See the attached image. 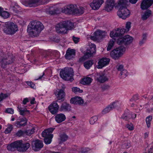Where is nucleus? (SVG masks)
Returning a JSON list of instances; mask_svg holds the SVG:
<instances>
[{
	"label": "nucleus",
	"mask_w": 153,
	"mask_h": 153,
	"mask_svg": "<svg viewBox=\"0 0 153 153\" xmlns=\"http://www.w3.org/2000/svg\"><path fill=\"white\" fill-rule=\"evenodd\" d=\"M136 115L130 112L128 110H126L122 116L121 118L125 120H128L131 119H134Z\"/></svg>",
	"instance_id": "15"
},
{
	"label": "nucleus",
	"mask_w": 153,
	"mask_h": 153,
	"mask_svg": "<svg viewBox=\"0 0 153 153\" xmlns=\"http://www.w3.org/2000/svg\"><path fill=\"white\" fill-rule=\"evenodd\" d=\"M70 102L71 103L74 104L80 105L83 103L84 101L83 100L81 97H76L72 98Z\"/></svg>",
	"instance_id": "25"
},
{
	"label": "nucleus",
	"mask_w": 153,
	"mask_h": 153,
	"mask_svg": "<svg viewBox=\"0 0 153 153\" xmlns=\"http://www.w3.org/2000/svg\"><path fill=\"white\" fill-rule=\"evenodd\" d=\"M143 153H153V142L146 148Z\"/></svg>",
	"instance_id": "34"
},
{
	"label": "nucleus",
	"mask_w": 153,
	"mask_h": 153,
	"mask_svg": "<svg viewBox=\"0 0 153 153\" xmlns=\"http://www.w3.org/2000/svg\"><path fill=\"white\" fill-rule=\"evenodd\" d=\"M57 102L56 101L53 102L48 106L49 111L53 114L57 112L59 109V106L57 103Z\"/></svg>",
	"instance_id": "16"
},
{
	"label": "nucleus",
	"mask_w": 153,
	"mask_h": 153,
	"mask_svg": "<svg viewBox=\"0 0 153 153\" xmlns=\"http://www.w3.org/2000/svg\"><path fill=\"white\" fill-rule=\"evenodd\" d=\"M60 139L62 141H66L68 138V136L65 134H62L60 136Z\"/></svg>",
	"instance_id": "46"
},
{
	"label": "nucleus",
	"mask_w": 153,
	"mask_h": 153,
	"mask_svg": "<svg viewBox=\"0 0 153 153\" xmlns=\"http://www.w3.org/2000/svg\"><path fill=\"white\" fill-rule=\"evenodd\" d=\"M96 52V46L93 44L91 43L89 44V47L87 49L86 53V55L88 57L91 56L94 54Z\"/></svg>",
	"instance_id": "17"
},
{
	"label": "nucleus",
	"mask_w": 153,
	"mask_h": 153,
	"mask_svg": "<svg viewBox=\"0 0 153 153\" xmlns=\"http://www.w3.org/2000/svg\"><path fill=\"white\" fill-rule=\"evenodd\" d=\"M138 99V96L137 95H134L133 97V98H132L130 100L131 101H132L133 100L136 101Z\"/></svg>",
	"instance_id": "60"
},
{
	"label": "nucleus",
	"mask_w": 153,
	"mask_h": 153,
	"mask_svg": "<svg viewBox=\"0 0 153 153\" xmlns=\"http://www.w3.org/2000/svg\"><path fill=\"white\" fill-rule=\"evenodd\" d=\"M115 5L114 0H108L105 2V10L107 12L111 11Z\"/></svg>",
	"instance_id": "20"
},
{
	"label": "nucleus",
	"mask_w": 153,
	"mask_h": 153,
	"mask_svg": "<svg viewBox=\"0 0 153 153\" xmlns=\"http://www.w3.org/2000/svg\"><path fill=\"white\" fill-rule=\"evenodd\" d=\"M17 108L18 111L19 112L21 115H24L26 111H27V110L26 108H22L19 106H18Z\"/></svg>",
	"instance_id": "41"
},
{
	"label": "nucleus",
	"mask_w": 153,
	"mask_h": 153,
	"mask_svg": "<svg viewBox=\"0 0 153 153\" xmlns=\"http://www.w3.org/2000/svg\"><path fill=\"white\" fill-rule=\"evenodd\" d=\"M128 2V0H119L118 2V6L119 8L126 6Z\"/></svg>",
	"instance_id": "35"
},
{
	"label": "nucleus",
	"mask_w": 153,
	"mask_h": 153,
	"mask_svg": "<svg viewBox=\"0 0 153 153\" xmlns=\"http://www.w3.org/2000/svg\"><path fill=\"white\" fill-rule=\"evenodd\" d=\"M48 0H25L22 1V4L26 6L34 7L40 4H44L47 3Z\"/></svg>",
	"instance_id": "5"
},
{
	"label": "nucleus",
	"mask_w": 153,
	"mask_h": 153,
	"mask_svg": "<svg viewBox=\"0 0 153 153\" xmlns=\"http://www.w3.org/2000/svg\"><path fill=\"white\" fill-rule=\"evenodd\" d=\"M22 141V140L16 141L13 143V147L14 148L16 149L17 150L19 151L18 148H21Z\"/></svg>",
	"instance_id": "33"
},
{
	"label": "nucleus",
	"mask_w": 153,
	"mask_h": 153,
	"mask_svg": "<svg viewBox=\"0 0 153 153\" xmlns=\"http://www.w3.org/2000/svg\"><path fill=\"white\" fill-rule=\"evenodd\" d=\"M131 23L130 22H128L126 23V29H125L126 32H128L129 31V29L131 27Z\"/></svg>",
	"instance_id": "51"
},
{
	"label": "nucleus",
	"mask_w": 153,
	"mask_h": 153,
	"mask_svg": "<svg viewBox=\"0 0 153 153\" xmlns=\"http://www.w3.org/2000/svg\"><path fill=\"white\" fill-rule=\"evenodd\" d=\"M126 51V48L120 46L112 51L110 53L111 56L115 59H118Z\"/></svg>",
	"instance_id": "6"
},
{
	"label": "nucleus",
	"mask_w": 153,
	"mask_h": 153,
	"mask_svg": "<svg viewBox=\"0 0 153 153\" xmlns=\"http://www.w3.org/2000/svg\"><path fill=\"white\" fill-rule=\"evenodd\" d=\"M76 7V5L73 4L68 5L62 8V11L65 13H71L74 14Z\"/></svg>",
	"instance_id": "14"
},
{
	"label": "nucleus",
	"mask_w": 153,
	"mask_h": 153,
	"mask_svg": "<svg viewBox=\"0 0 153 153\" xmlns=\"http://www.w3.org/2000/svg\"><path fill=\"white\" fill-rule=\"evenodd\" d=\"M146 41V40H143V39H142L139 42V45H140V46L142 45Z\"/></svg>",
	"instance_id": "62"
},
{
	"label": "nucleus",
	"mask_w": 153,
	"mask_h": 153,
	"mask_svg": "<svg viewBox=\"0 0 153 153\" xmlns=\"http://www.w3.org/2000/svg\"><path fill=\"white\" fill-rule=\"evenodd\" d=\"M84 13V8L82 7H80L79 8L77 9L76 7L74 14L81 15Z\"/></svg>",
	"instance_id": "37"
},
{
	"label": "nucleus",
	"mask_w": 153,
	"mask_h": 153,
	"mask_svg": "<svg viewBox=\"0 0 153 153\" xmlns=\"http://www.w3.org/2000/svg\"><path fill=\"white\" fill-rule=\"evenodd\" d=\"M126 127L128 128L129 130L131 131L132 130L134 129V127L132 124H128L126 125Z\"/></svg>",
	"instance_id": "54"
},
{
	"label": "nucleus",
	"mask_w": 153,
	"mask_h": 153,
	"mask_svg": "<svg viewBox=\"0 0 153 153\" xmlns=\"http://www.w3.org/2000/svg\"><path fill=\"white\" fill-rule=\"evenodd\" d=\"M6 112L8 113L13 114L14 113V110L12 108H8L7 109Z\"/></svg>",
	"instance_id": "56"
},
{
	"label": "nucleus",
	"mask_w": 153,
	"mask_h": 153,
	"mask_svg": "<svg viewBox=\"0 0 153 153\" xmlns=\"http://www.w3.org/2000/svg\"><path fill=\"white\" fill-rule=\"evenodd\" d=\"M128 75V72L125 69L123 70L120 72V76L121 78L125 77Z\"/></svg>",
	"instance_id": "43"
},
{
	"label": "nucleus",
	"mask_w": 153,
	"mask_h": 153,
	"mask_svg": "<svg viewBox=\"0 0 153 153\" xmlns=\"http://www.w3.org/2000/svg\"><path fill=\"white\" fill-rule=\"evenodd\" d=\"M72 91L74 93H81L83 92L82 90L80 89L79 88L75 87L72 88Z\"/></svg>",
	"instance_id": "44"
},
{
	"label": "nucleus",
	"mask_w": 153,
	"mask_h": 153,
	"mask_svg": "<svg viewBox=\"0 0 153 153\" xmlns=\"http://www.w3.org/2000/svg\"><path fill=\"white\" fill-rule=\"evenodd\" d=\"M151 13V11L149 10H147L143 13L141 15L142 20H144L147 19L150 16Z\"/></svg>",
	"instance_id": "30"
},
{
	"label": "nucleus",
	"mask_w": 153,
	"mask_h": 153,
	"mask_svg": "<svg viewBox=\"0 0 153 153\" xmlns=\"http://www.w3.org/2000/svg\"><path fill=\"white\" fill-rule=\"evenodd\" d=\"M18 30L17 26L13 22L5 24L4 28V32L7 34H14Z\"/></svg>",
	"instance_id": "8"
},
{
	"label": "nucleus",
	"mask_w": 153,
	"mask_h": 153,
	"mask_svg": "<svg viewBox=\"0 0 153 153\" xmlns=\"http://www.w3.org/2000/svg\"><path fill=\"white\" fill-rule=\"evenodd\" d=\"M126 32L124 28H117V30H113L111 31L110 33V36L111 37H114L116 38V40L118 38H122L121 36L123 35Z\"/></svg>",
	"instance_id": "10"
},
{
	"label": "nucleus",
	"mask_w": 153,
	"mask_h": 153,
	"mask_svg": "<svg viewBox=\"0 0 153 153\" xmlns=\"http://www.w3.org/2000/svg\"><path fill=\"white\" fill-rule=\"evenodd\" d=\"M70 153H89L88 149L86 148L79 149L72 148L70 151Z\"/></svg>",
	"instance_id": "26"
},
{
	"label": "nucleus",
	"mask_w": 153,
	"mask_h": 153,
	"mask_svg": "<svg viewBox=\"0 0 153 153\" xmlns=\"http://www.w3.org/2000/svg\"><path fill=\"white\" fill-rule=\"evenodd\" d=\"M56 121L58 123H60L65 120L66 117L64 114L62 113L57 114L55 117Z\"/></svg>",
	"instance_id": "28"
},
{
	"label": "nucleus",
	"mask_w": 153,
	"mask_h": 153,
	"mask_svg": "<svg viewBox=\"0 0 153 153\" xmlns=\"http://www.w3.org/2000/svg\"><path fill=\"white\" fill-rule=\"evenodd\" d=\"M30 146V144L28 143H22L21 148H18L19 151L23 152L26 151L29 148Z\"/></svg>",
	"instance_id": "31"
},
{
	"label": "nucleus",
	"mask_w": 153,
	"mask_h": 153,
	"mask_svg": "<svg viewBox=\"0 0 153 153\" xmlns=\"http://www.w3.org/2000/svg\"><path fill=\"white\" fill-rule=\"evenodd\" d=\"M7 149L9 150L12 151L13 149H14L13 147V143H12L7 146Z\"/></svg>",
	"instance_id": "53"
},
{
	"label": "nucleus",
	"mask_w": 153,
	"mask_h": 153,
	"mask_svg": "<svg viewBox=\"0 0 153 153\" xmlns=\"http://www.w3.org/2000/svg\"><path fill=\"white\" fill-rule=\"evenodd\" d=\"M87 56L88 57V56L86 54L85 56H83L80 58L79 60V62H81L84 61L85 59V58Z\"/></svg>",
	"instance_id": "58"
},
{
	"label": "nucleus",
	"mask_w": 153,
	"mask_h": 153,
	"mask_svg": "<svg viewBox=\"0 0 153 153\" xmlns=\"http://www.w3.org/2000/svg\"><path fill=\"white\" fill-rule=\"evenodd\" d=\"M98 119V117L97 116H94L91 117L90 119V122L91 124H93Z\"/></svg>",
	"instance_id": "47"
},
{
	"label": "nucleus",
	"mask_w": 153,
	"mask_h": 153,
	"mask_svg": "<svg viewBox=\"0 0 153 153\" xmlns=\"http://www.w3.org/2000/svg\"><path fill=\"white\" fill-rule=\"evenodd\" d=\"M25 133L26 132L25 131L20 130L17 132L16 134L17 136L19 137H21L23 136Z\"/></svg>",
	"instance_id": "48"
},
{
	"label": "nucleus",
	"mask_w": 153,
	"mask_h": 153,
	"mask_svg": "<svg viewBox=\"0 0 153 153\" xmlns=\"http://www.w3.org/2000/svg\"><path fill=\"white\" fill-rule=\"evenodd\" d=\"M94 36H91V39L93 40H96L103 38L105 36L106 32L105 31L98 30L94 32Z\"/></svg>",
	"instance_id": "13"
},
{
	"label": "nucleus",
	"mask_w": 153,
	"mask_h": 153,
	"mask_svg": "<svg viewBox=\"0 0 153 153\" xmlns=\"http://www.w3.org/2000/svg\"><path fill=\"white\" fill-rule=\"evenodd\" d=\"M96 77L98 81L101 83H103L108 80V78L103 73H98Z\"/></svg>",
	"instance_id": "24"
},
{
	"label": "nucleus",
	"mask_w": 153,
	"mask_h": 153,
	"mask_svg": "<svg viewBox=\"0 0 153 153\" xmlns=\"http://www.w3.org/2000/svg\"><path fill=\"white\" fill-rule=\"evenodd\" d=\"M8 97V95L7 94H4L3 93H1L0 94V102Z\"/></svg>",
	"instance_id": "50"
},
{
	"label": "nucleus",
	"mask_w": 153,
	"mask_h": 153,
	"mask_svg": "<svg viewBox=\"0 0 153 153\" xmlns=\"http://www.w3.org/2000/svg\"><path fill=\"white\" fill-rule=\"evenodd\" d=\"M117 13V15L120 18L123 19H125L128 17L130 14V11L126 7H120Z\"/></svg>",
	"instance_id": "9"
},
{
	"label": "nucleus",
	"mask_w": 153,
	"mask_h": 153,
	"mask_svg": "<svg viewBox=\"0 0 153 153\" xmlns=\"http://www.w3.org/2000/svg\"><path fill=\"white\" fill-rule=\"evenodd\" d=\"M147 36V34L146 33H143L142 36V39H143L145 40H146V38Z\"/></svg>",
	"instance_id": "64"
},
{
	"label": "nucleus",
	"mask_w": 153,
	"mask_h": 153,
	"mask_svg": "<svg viewBox=\"0 0 153 153\" xmlns=\"http://www.w3.org/2000/svg\"><path fill=\"white\" fill-rule=\"evenodd\" d=\"M14 125L19 128H20L22 126H25V123H22L19 121H16L15 122Z\"/></svg>",
	"instance_id": "45"
},
{
	"label": "nucleus",
	"mask_w": 153,
	"mask_h": 153,
	"mask_svg": "<svg viewBox=\"0 0 153 153\" xmlns=\"http://www.w3.org/2000/svg\"><path fill=\"white\" fill-rule=\"evenodd\" d=\"M133 40V38L128 35L124 36L122 38H120L117 39V43L121 45H124L127 46L131 44Z\"/></svg>",
	"instance_id": "7"
},
{
	"label": "nucleus",
	"mask_w": 153,
	"mask_h": 153,
	"mask_svg": "<svg viewBox=\"0 0 153 153\" xmlns=\"http://www.w3.org/2000/svg\"><path fill=\"white\" fill-rule=\"evenodd\" d=\"M26 83L30 87L32 88H34L35 87V84L31 82L27 81Z\"/></svg>",
	"instance_id": "52"
},
{
	"label": "nucleus",
	"mask_w": 153,
	"mask_h": 153,
	"mask_svg": "<svg viewBox=\"0 0 153 153\" xmlns=\"http://www.w3.org/2000/svg\"><path fill=\"white\" fill-rule=\"evenodd\" d=\"M120 105L121 103L119 101L114 102L104 109L102 111V113L103 114H105L116 107L120 106Z\"/></svg>",
	"instance_id": "12"
},
{
	"label": "nucleus",
	"mask_w": 153,
	"mask_h": 153,
	"mask_svg": "<svg viewBox=\"0 0 153 153\" xmlns=\"http://www.w3.org/2000/svg\"><path fill=\"white\" fill-rule=\"evenodd\" d=\"M113 39L110 40L108 42V45L107 49L108 51H110L113 47L114 45V42L116 40V38L114 37H112Z\"/></svg>",
	"instance_id": "32"
},
{
	"label": "nucleus",
	"mask_w": 153,
	"mask_h": 153,
	"mask_svg": "<svg viewBox=\"0 0 153 153\" xmlns=\"http://www.w3.org/2000/svg\"><path fill=\"white\" fill-rule=\"evenodd\" d=\"M74 27V23L70 21H65L59 23L56 27V29L58 33H65Z\"/></svg>",
	"instance_id": "2"
},
{
	"label": "nucleus",
	"mask_w": 153,
	"mask_h": 153,
	"mask_svg": "<svg viewBox=\"0 0 153 153\" xmlns=\"http://www.w3.org/2000/svg\"><path fill=\"white\" fill-rule=\"evenodd\" d=\"M153 3V0H143L141 4V8L143 10L147 9L151 6Z\"/></svg>",
	"instance_id": "23"
},
{
	"label": "nucleus",
	"mask_w": 153,
	"mask_h": 153,
	"mask_svg": "<svg viewBox=\"0 0 153 153\" xmlns=\"http://www.w3.org/2000/svg\"><path fill=\"white\" fill-rule=\"evenodd\" d=\"M43 28L44 26L40 22L35 21H32L29 24L27 27V31L30 36L36 37Z\"/></svg>",
	"instance_id": "1"
},
{
	"label": "nucleus",
	"mask_w": 153,
	"mask_h": 153,
	"mask_svg": "<svg viewBox=\"0 0 153 153\" xmlns=\"http://www.w3.org/2000/svg\"><path fill=\"white\" fill-rule=\"evenodd\" d=\"M2 65L3 67L7 65H9L11 63L13 62L12 60H9L5 59H1Z\"/></svg>",
	"instance_id": "36"
},
{
	"label": "nucleus",
	"mask_w": 153,
	"mask_h": 153,
	"mask_svg": "<svg viewBox=\"0 0 153 153\" xmlns=\"http://www.w3.org/2000/svg\"><path fill=\"white\" fill-rule=\"evenodd\" d=\"M61 77L65 80H71L73 75V70L71 68H65L61 70L60 73Z\"/></svg>",
	"instance_id": "4"
},
{
	"label": "nucleus",
	"mask_w": 153,
	"mask_h": 153,
	"mask_svg": "<svg viewBox=\"0 0 153 153\" xmlns=\"http://www.w3.org/2000/svg\"><path fill=\"white\" fill-rule=\"evenodd\" d=\"M104 3L103 0H94L90 4V6L93 10H97Z\"/></svg>",
	"instance_id": "19"
},
{
	"label": "nucleus",
	"mask_w": 153,
	"mask_h": 153,
	"mask_svg": "<svg viewBox=\"0 0 153 153\" xmlns=\"http://www.w3.org/2000/svg\"><path fill=\"white\" fill-rule=\"evenodd\" d=\"M72 39L74 42L76 44L77 43L79 42V38L75 37L73 36Z\"/></svg>",
	"instance_id": "57"
},
{
	"label": "nucleus",
	"mask_w": 153,
	"mask_h": 153,
	"mask_svg": "<svg viewBox=\"0 0 153 153\" xmlns=\"http://www.w3.org/2000/svg\"><path fill=\"white\" fill-rule=\"evenodd\" d=\"M93 81V79L89 77H86L82 78L81 80L80 83L85 85H89Z\"/></svg>",
	"instance_id": "29"
},
{
	"label": "nucleus",
	"mask_w": 153,
	"mask_h": 153,
	"mask_svg": "<svg viewBox=\"0 0 153 153\" xmlns=\"http://www.w3.org/2000/svg\"><path fill=\"white\" fill-rule=\"evenodd\" d=\"M32 145L33 149L35 151H37L42 148L43 144L42 141L36 140L33 142Z\"/></svg>",
	"instance_id": "18"
},
{
	"label": "nucleus",
	"mask_w": 153,
	"mask_h": 153,
	"mask_svg": "<svg viewBox=\"0 0 153 153\" xmlns=\"http://www.w3.org/2000/svg\"><path fill=\"white\" fill-rule=\"evenodd\" d=\"M34 128H32L30 130H28L26 131V133L27 135L30 136L31 134H33L34 132Z\"/></svg>",
	"instance_id": "49"
},
{
	"label": "nucleus",
	"mask_w": 153,
	"mask_h": 153,
	"mask_svg": "<svg viewBox=\"0 0 153 153\" xmlns=\"http://www.w3.org/2000/svg\"><path fill=\"white\" fill-rule=\"evenodd\" d=\"M49 13L51 15H54L56 13V10H51L49 11Z\"/></svg>",
	"instance_id": "61"
},
{
	"label": "nucleus",
	"mask_w": 153,
	"mask_h": 153,
	"mask_svg": "<svg viewBox=\"0 0 153 153\" xmlns=\"http://www.w3.org/2000/svg\"><path fill=\"white\" fill-rule=\"evenodd\" d=\"M29 102L28 99L27 98H25L24 99L23 101V103L25 105L26 104L27 102Z\"/></svg>",
	"instance_id": "63"
},
{
	"label": "nucleus",
	"mask_w": 153,
	"mask_h": 153,
	"mask_svg": "<svg viewBox=\"0 0 153 153\" xmlns=\"http://www.w3.org/2000/svg\"><path fill=\"white\" fill-rule=\"evenodd\" d=\"M71 107L70 104L66 102H63L59 107V110L61 111L67 112L71 110Z\"/></svg>",
	"instance_id": "22"
},
{
	"label": "nucleus",
	"mask_w": 153,
	"mask_h": 153,
	"mask_svg": "<svg viewBox=\"0 0 153 153\" xmlns=\"http://www.w3.org/2000/svg\"><path fill=\"white\" fill-rule=\"evenodd\" d=\"M56 97V101L58 102H61L65 100V94L64 91L61 89H57L54 92Z\"/></svg>",
	"instance_id": "11"
},
{
	"label": "nucleus",
	"mask_w": 153,
	"mask_h": 153,
	"mask_svg": "<svg viewBox=\"0 0 153 153\" xmlns=\"http://www.w3.org/2000/svg\"><path fill=\"white\" fill-rule=\"evenodd\" d=\"M18 121H19L20 122L22 123H25V125L27 123V120L25 118H23L19 119Z\"/></svg>",
	"instance_id": "55"
},
{
	"label": "nucleus",
	"mask_w": 153,
	"mask_h": 153,
	"mask_svg": "<svg viewBox=\"0 0 153 153\" xmlns=\"http://www.w3.org/2000/svg\"><path fill=\"white\" fill-rule=\"evenodd\" d=\"M117 69L119 71H121L123 69H123V66L122 65H120L118 66L117 67Z\"/></svg>",
	"instance_id": "59"
},
{
	"label": "nucleus",
	"mask_w": 153,
	"mask_h": 153,
	"mask_svg": "<svg viewBox=\"0 0 153 153\" xmlns=\"http://www.w3.org/2000/svg\"><path fill=\"white\" fill-rule=\"evenodd\" d=\"M152 119V116H149L146 119V121L148 128H149L151 126V122Z\"/></svg>",
	"instance_id": "40"
},
{
	"label": "nucleus",
	"mask_w": 153,
	"mask_h": 153,
	"mask_svg": "<svg viewBox=\"0 0 153 153\" xmlns=\"http://www.w3.org/2000/svg\"><path fill=\"white\" fill-rule=\"evenodd\" d=\"M10 14L7 11L3 10L0 16L3 18L4 19H7L10 16Z\"/></svg>",
	"instance_id": "39"
},
{
	"label": "nucleus",
	"mask_w": 153,
	"mask_h": 153,
	"mask_svg": "<svg viewBox=\"0 0 153 153\" xmlns=\"http://www.w3.org/2000/svg\"><path fill=\"white\" fill-rule=\"evenodd\" d=\"M75 52L74 49H68L66 52L65 55V58L68 59H72L75 55Z\"/></svg>",
	"instance_id": "27"
},
{
	"label": "nucleus",
	"mask_w": 153,
	"mask_h": 153,
	"mask_svg": "<svg viewBox=\"0 0 153 153\" xmlns=\"http://www.w3.org/2000/svg\"><path fill=\"white\" fill-rule=\"evenodd\" d=\"M54 129V128H49L45 130L42 133V136L45 138L44 140L46 144H48L51 143L53 137L51 133Z\"/></svg>",
	"instance_id": "3"
},
{
	"label": "nucleus",
	"mask_w": 153,
	"mask_h": 153,
	"mask_svg": "<svg viewBox=\"0 0 153 153\" xmlns=\"http://www.w3.org/2000/svg\"><path fill=\"white\" fill-rule=\"evenodd\" d=\"M93 63L92 61L89 60L84 63V65L86 69H89L93 64Z\"/></svg>",
	"instance_id": "38"
},
{
	"label": "nucleus",
	"mask_w": 153,
	"mask_h": 153,
	"mask_svg": "<svg viewBox=\"0 0 153 153\" xmlns=\"http://www.w3.org/2000/svg\"><path fill=\"white\" fill-rule=\"evenodd\" d=\"M109 59L106 57L100 59L98 62L97 68H102L107 65L109 63Z\"/></svg>",
	"instance_id": "21"
},
{
	"label": "nucleus",
	"mask_w": 153,
	"mask_h": 153,
	"mask_svg": "<svg viewBox=\"0 0 153 153\" xmlns=\"http://www.w3.org/2000/svg\"><path fill=\"white\" fill-rule=\"evenodd\" d=\"M13 129V126L10 124H8L7 127L5 129L4 132L7 134L10 133Z\"/></svg>",
	"instance_id": "42"
}]
</instances>
